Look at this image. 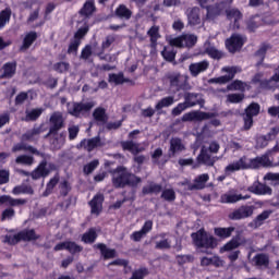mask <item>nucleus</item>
I'll return each mask as SVG.
<instances>
[{
    "mask_svg": "<svg viewBox=\"0 0 279 279\" xmlns=\"http://www.w3.org/2000/svg\"><path fill=\"white\" fill-rule=\"evenodd\" d=\"M24 151H29L35 156H40V158H44L38 163V166L31 173H28L32 180H40V178L43 179L49 178L52 171H58V166L53 162L48 163L45 153H40L38 149L34 148V146H29L25 144Z\"/></svg>",
    "mask_w": 279,
    "mask_h": 279,
    "instance_id": "nucleus-1",
    "label": "nucleus"
},
{
    "mask_svg": "<svg viewBox=\"0 0 279 279\" xmlns=\"http://www.w3.org/2000/svg\"><path fill=\"white\" fill-rule=\"evenodd\" d=\"M111 179L112 186L116 189H125V186H138L143 179L132 173L125 166H118L113 171ZM117 174V175H114Z\"/></svg>",
    "mask_w": 279,
    "mask_h": 279,
    "instance_id": "nucleus-2",
    "label": "nucleus"
},
{
    "mask_svg": "<svg viewBox=\"0 0 279 279\" xmlns=\"http://www.w3.org/2000/svg\"><path fill=\"white\" fill-rule=\"evenodd\" d=\"M193 243L198 248L204 250H215L219 242H217V238L213 236L205 229H199L198 231L191 234Z\"/></svg>",
    "mask_w": 279,
    "mask_h": 279,
    "instance_id": "nucleus-3",
    "label": "nucleus"
},
{
    "mask_svg": "<svg viewBox=\"0 0 279 279\" xmlns=\"http://www.w3.org/2000/svg\"><path fill=\"white\" fill-rule=\"evenodd\" d=\"M165 78L169 82L170 88H174L177 93L180 90H189L191 85L189 84V77L182 76L180 72H169Z\"/></svg>",
    "mask_w": 279,
    "mask_h": 279,
    "instance_id": "nucleus-4",
    "label": "nucleus"
},
{
    "mask_svg": "<svg viewBox=\"0 0 279 279\" xmlns=\"http://www.w3.org/2000/svg\"><path fill=\"white\" fill-rule=\"evenodd\" d=\"M7 243L9 245H16V243H21V241H24L25 243H29L32 241H38L40 239V234L36 233V230L34 229H24L16 234L12 235H7Z\"/></svg>",
    "mask_w": 279,
    "mask_h": 279,
    "instance_id": "nucleus-5",
    "label": "nucleus"
},
{
    "mask_svg": "<svg viewBox=\"0 0 279 279\" xmlns=\"http://www.w3.org/2000/svg\"><path fill=\"white\" fill-rule=\"evenodd\" d=\"M260 114V105L258 102H251L241 114L244 125L243 130H252L254 126V117H258Z\"/></svg>",
    "mask_w": 279,
    "mask_h": 279,
    "instance_id": "nucleus-6",
    "label": "nucleus"
},
{
    "mask_svg": "<svg viewBox=\"0 0 279 279\" xmlns=\"http://www.w3.org/2000/svg\"><path fill=\"white\" fill-rule=\"evenodd\" d=\"M64 126V116H62V112L60 111H54L49 118V131L44 135V138L47 140L51 134H58Z\"/></svg>",
    "mask_w": 279,
    "mask_h": 279,
    "instance_id": "nucleus-7",
    "label": "nucleus"
},
{
    "mask_svg": "<svg viewBox=\"0 0 279 279\" xmlns=\"http://www.w3.org/2000/svg\"><path fill=\"white\" fill-rule=\"evenodd\" d=\"M217 113L215 112H206V111H190L184 113L181 118L183 123L191 121H208V119H215Z\"/></svg>",
    "mask_w": 279,
    "mask_h": 279,
    "instance_id": "nucleus-8",
    "label": "nucleus"
},
{
    "mask_svg": "<svg viewBox=\"0 0 279 279\" xmlns=\"http://www.w3.org/2000/svg\"><path fill=\"white\" fill-rule=\"evenodd\" d=\"M254 206L253 205H242L240 208L233 210L228 215L231 221H241V219H247V217H252L254 215Z\"/></svg>",
    "mask_w": 279,
    "mask_h": 279,
    "instance_id": "nucleus-9",
    "label": "nucleus"
},
{
    "mask_svg": "<svg viewBox=\"0 0 279 279\" xmlns=\"http://www.w3.org/2000/svg\"><path fill=\"white\" fill-rule=\"evenodd\" d=\"M206 10L207 21H216V19H219V16H223V14H226V3L216 2L214 4H209L206 7Z\"/></svg>",
    "mask_w": 279,
    "mask_h": 279,
    "instance_id": "nucleus-10",
    "label": "nucleus"
},
{
    "mask_svg": "<svg viewBox=\"0 0 279 279\" xmlns=\"http://www.w3.org/2000/svg\"><path fill=\"white\" fill-rule=\"evenodd\" d=\"M222 71L228 74L219 77L209 78L208 84H228V82H232V78L235 77L236 73H239L236 66H227L223 68Z\"/></svg>",
    "mask_w": 279,
    "mask_h": 279,
    "instance_id": "nucleus-11",
    "label": "nucleus"
},
{
    "mask_svg": "<svg viewBox=\"0 0 279 279\" xmlns=\"http://www.w3.org/2000/svg\"><path fill=\"white\" fill-rule=\"evenodd\" d=\"M244 45L245 40H243V37L239 34H233L231 35V38L226 40V48L229 53H236V51H241Z\"/></svg>",
    "mask_w": 279,
    "mask_h": 279,
    "instance_id": "nucleus-12",
    "label": "nucleus"
},
{
    "mask_svg": "<svg viewBox=\"0 0 279 279\" xmlns=\"http://www.w3.org/2000/svg\"><path fill=\"white\" fill-rule=\"evenodd\" d=\"M104 202H106V197L102 193H97L94 195V197L88 202L90 214L99 217V215H101L104 211Z\"/></svg>",
    "mask_w": 279,
    "mask_h": 279,
    "instance_id": "nucleus-13",
    "label": "nucleus"
},
{
    "mask_svg": "<svg viewBox=\"0 0 279 279\" xmlns=\"http://www.w3.org/2000/svg\"><path fill=\"white\" fill-rule=\"evenodd\" d=\"M279 134V126L270 129L267 135H259L256 138V147L258 149H265L269 145V141H276V136Z\"/></svg>",
    "mask_w": 279,
    "mask_h": 279,
    "instance_id": "nucleus-14",
    "label": "nucleus"
},
{
    "mask_svg": "<svg viewBox=\"0 0 279 279\" xmlns=\"http://www.w3.org/2000/svg\"><path fill=\"white\" fill-rule=\"evenodd\" d=\"M95 108V102H73L72 109L69 111L72 117L80 118L82 112H90Z\"/></svg>",
    "mask_w": 279,
    "mask_h": 279,
    "instance_id": "nucleus-15",
    "label": "nucleus"
},
{
    "mask_svg": "<svg viewBox=\"0 0 279 279\" xmlns=\"http://www.w3.org/2000/svg\"><path fill=\"white\" fill-rule=\"evenodd\" d=\"M78 146L84 147L86 151L90 153V151H95L97 147H104V142H101V136L97 135L88 140L86 138L82 140Z\"/></svg>",
    "mask_w": 279,
    "mask_h": 279,
    "instance_id": "nucleus-16",
    "label": "nucleus"
},
{
    "mask_svg": "<svg viewBox=\"0 0 279 279\" xmlns=\"http://www.w3.org/2000/svg\"><path fill=\"white\" fill-rule=\"evenodd\" d=\"M248 193L253 195H271L274 191L267 184L260 183V181H255L251 186L246 189Z\"/></svg>",
    "mask_w": 279,
    "mask_h": 279,
    "instance_id": "nucleus-17",
    "label": "nucleus"
},
{
    "mask_svg": "<svg viewBox=\"0 0 279 279\" xmlns=\"http://www.w3.org/2000/svg\"><path fill=\"white\" fill-rule=\"evenodd\" d=\"M210 180V177L208 173H203L197 175L194 179V183H190L187 185L189 191H203V189H206V183Z\"/></svg>",
    "mask_w": 279,
    "mask_h": 279,
    "instance_id": "nucleus-18",
    "label": "nucleus"
},
{
    "mask_svg": "<svg viewBox=\"0 0 279 279\" xmlns=\"http://www.w3.org/2000/svg\"><path fill=\"white\" fill-rule=\"evenodd\" d=\"M185 14L187 17L189 25H192L193 27H195V25H201L202 17L199 16L201 10L198 7L189 8L185 11Z\"/></svg>",
    "mask_w": 279,
    "mask_h": 279,
    "instance_id": "nucleus-19",
    "label": "nucleus"
},
{
    "mask_svg": "<svg viewBox=\"0 0 279 279\" xmlns=\"http://www.w3.org/2000/svg\"><path fill=\"white\" fill-rule=\"evenodd\" d=\"M208 66H210V63L206 60H203L201 62L191 63L189 65V71L192 77H197L199 73H204L205 71H208Z\"/></svg>",
    "mask_w": 279,
    "mask_h": 279,
    "instance_id": "nucleus-20",
    "label": "nucleus"
},
{
    "mask_svg": "<svg viewBox=\"0 0 279 279\" xmlns=\"http://www.w3.org/2000/svg\"><path fill=\"white\" fill-rule=\"evenodd\" d=\"M94 247L99 250L100 256H102L104 260L117 258V250L108 247L105 243L95 244Z\"/></svg>",
    "mask_w": 279,
    "mask_h": 279,
    "instance_id": "nucleus-21",
    "label": "nucleus"
},
{
    "mask_svg": "<svg viewBox=\"0 0 279 279\" xmlns=\"http://www.w3.org/2000/svg\"><path fill=\"white\" fill-rule=\"evenodd\" d=\"M251 165L253 169H260V167H274V162H271V159H269L268 154L252 158Z\"/></svg>",
    "mask_w": 279,
    "mask_h": 279,
    "instance_id": "nucleus-22",
    "label": "nucleus"
},
{
    "mask_svg": "<svg viewBox=\"0 0 279 279\" xmlns=\"http://www.w3.org/2000/svg\"><path fill=\"white\" fill-rule=\"evenodd\" d=\"M228 21H233V25L236 29L241 27L240 21L243 19V13L239 9L225 10Z\"/></svg>",
    "mask_w": 279,
    "mask_h": 279,
    "instance_id": "nucleus-23",
    "label": "nucleus"
},
{
    "mask_svg": "<svg viewBox=\"0 0 279 279\" xmlns=\"http://www.w3.org/2000/svg\"><path fill=\"white\" fill-rule=\"evenodd\" d=\"M52 140L50 141L51 147L53 149H62L64 143H66V131H62L57 134H51Z\"/></svg>",
    "mask_w": 279,
    "mask_h": 279,
    "instance_id": "nucleus-24",
    "label": "nucleus"
},
{
    "mask_svg": "<svg viewBox=\"0 0 279 279\" xmlns=\"http://www.w3.org/2000/svg\"><path fill=\"white\" fill-rule=\"evenodd\" d=\"M184 99V104L187 108H195V106H203L205 104L204 99L199 98V94L195 93L185 94Z\"/></svg>",
    "mask_w": 279,
    "mask_h": 279,
    "instance_id": "nucleus-25",
    "label": "nucleus"
},
{
    "mask_svg": "<svg viewBox=\"0 0 279 279\" xmlns=\"http://www.w3.org/2000/svg\"><path fill=\"white\" fill-rule=\"evenodd\" d=\"M234 230H236L234 227H216L214 228V234L218 239L226 241V239H230V236H232Z\"/></svg>",
    "mask_w": 279,
    "mask_h": 279,
    "instance_id": "nucleus-26",
    "label": "nucleus"
},
{
    "mask_svg": "<svg viewBox=\"0 0 279 279\" xmlns=\"http://www.w3.org/2000/svg\"><path fill=\"white\" fill-rule=\"evenodd\" d=\"M197 161L202 165H206L207 167H215V157L208 154V149L202 148L199 155L197 156Z\"/></svg>",
    "mask_w": 279,
    "mask_h": 279,
    "instance_id": "nucleus-27",
    "label": "nucleus"
},
{
    "mask_svg": "<svg viewBox=\"0 0 279 279\" xmlns=\"http://www.w3.org/2000/svg\"><path fill=\"white\" fill-rule=\"evenodd\" d=\"M3 73L0 75L1 80H11L16 75V62H7L3 64Z\"/></svg>",
    "mask_w": 279,
    "mask_h": 279,
    "instance_id": "nucleus-28",
    "label": "nucleus"
},
{
    "mask_svg": "<svg viewBox=\"0 0 279 279\" xmlns=\"http://www.w3.org/2000/svg\"><path fill=\"white\" fill-rule=\"evenodd\" d=\"M37 39H38V33L34 31H31L29 33H27L23 39V44L20 48V51H25L29 49V47H32V45H34V43H36Z\"/></svg>",
    "mask_w": 279,
    "mask_h": 279,
    "instance_id": "nucleus-29",
    "label": "nucleus"
},
{
    "mask_svg": "<svg viewBox=\"0 0 279 279\" xmlns=\"http://www.w3.org/2000/svg\"><path fill=\"white\" fill-rule=\"evenodd\" d=\"M186 147L182 144V140L180 137H172L170 140V148L169 151L171 156H175V154H180V151H184Z\"/></svg>",
    "mask_w": 279,
    "mask_h": 279,
    "instance_id": "nucleus-30",
    "label": "nucleus"
},
{
    "mask_svg": "<svg viewBox=\"0 0 279 279\" xmlns=\"http://www.w3.org/2000/svg\"><path fill=\"white\" fill-rule=\"evenodd\" d=\"M252 197L250 194H225L221 196V201L223 204H236V202H241V199H250Z\"/></svg>",
    "mask_w": 279,
    "mask_h": 279,
    "instance_id": "nucleus-31",
    "label": "nucleus"
},
{
    "mask_svg": "<svg viewBox=\"0 0 279 279\" xmlns=\"http://www.w3.org/2000/svg\"><path fill=\"white\" fill-rule=\"evenodd\" d=\"M147 36L150 38L151 49H156L158 47V39L160 38V26H151L147 32Z\"/></svg>",
    "mask_w": 279,
    "mask_h": 279,
    "instance_id": "nucleus-32",
    "label": "nucleus"
},
{
    "mask_svg": "<svg viewBox=\"0 0 279 279\" xmlns=\"http://www.w3.org/2000/svg\"><path fill=\"white\" fill-rule=\"evenodd\" d=\"M97 11V7H95V0H87L83 4L82 9L80 10L81 16H93Z\"/></svg>",
    "mask_w": 279,
    "mask_h": 279,
    "instance_id": "nucleus-33",
    "label": "nucleus"
},
{
    "mask_svg": "<svg viewBox=\"0 0 279 279\" xmlns=\"http://www.w3.org/2000/svg\"><path fill=\"white\" fill-rule=\"evenodd\" d=\"M60 182V173L57 172L53 178H51L47 184H46V190L43 193L44 197H49V195H51V193H53V190L56 189V186H58V183Z\"/></svg>",
    "mask_w": 279,
    "mask_h": 279,
    "instance_id": "nucleus-34",
    "label": "nucleus"
},
{
    "mask_svg": "<svg viewBox=\"0 0 279 279\" xmlns=\"http://www.w3.org/2000/svg\"><path fill=\"white\" fill-rule=\"evenodd\" d=\"M114 16H117V19L130 21V19H132V10L128 9L125 4H119L114 11Z\"/></svg>",
    "mask_w": 279,
    "mask_h": 279,
    "instance_id": "nucleus-35",
    "label": "nucleus"
},
{
    "mask_svg": "<svg viewBox=\"0 0 279 279\" xmlns=\"http://www.w3.org/2000/svg\"><path fill=\"white\" fill-rule=\"evenodd\" d=\"M143 195H159L162 193V185L160 183L150 182L142 189Z\"/></svg>",
    "mask_w": 279,
    "mask_h": 279,
    "instance_id": "nucleus-36",
    "label": "nucleus"
},
{
    "mask_svg": "<svg viewBox=\"0 0 279 279\" xmlns=\"http://www.w3.org/2000/svg\"><path fill=\"white\" fill-rule=\"evenodd\" d=\"M26 202L25 198H12L10 195L0 196V204H8L9 206H25Z\"/></svg>",
    "mask_w": 279,
    "mask_h": 279,
    "instance_id": "nucleus-37",
    "label": "nucleus"
},
{
    "mask_svg": "<svg viewBox=\"0 0 279 279\" xmlns=\"http://www.w3.org/2000/svg\"><path fill=\"white\" fill-rule=\"evenodd\" d=\"M175 104V98L173 96H168L161 98L155 106V110H157L158 114H162V108H169Z\"/></svg>",
    "mask_w": 279,
    "mask_h": 279,
    "instance_id": "nucleus-38",
    "label": "nucleus"
},
{
    "mask_svg": "<svg viewBox=\"0 0 279 279\" xmlns=\"http://www.w3.org/2000/svg\"><path fill=\"white\" fill-rule=\"evenodd\" d=\"M44 132H47V128H45V124H40L37 128H33L32 130L27 131L22 135L23 141H32L35 136H38V134H43Z\"/></svg>",
    "mask_w": 279,
    "mask_h": 279,
    "instance_id": "nucleus-39",
    "label": "nucleus"
},
{
    "mask_svg": "<svg viewBox=\"0 0 279 279\" xmlns=\"http://www.w3.org/2000/svg\"><path fill=\"white\" fill-rule=\"evenodd\" d=\"M97 230L90 228L87 232L83 233L81 241L87 245H93L97 241Z\"/></svg>",
    "mask_w": 279,
    "mask_h": 279,
    "instance_id": "nucleus-40",
    "label": "nucleus"
},
{
    "mask_svg": "<svg viewBox=\"0 0 279 279\" xmlns=\"http://www.w3.org/2000/svg\"><path fill=\"white\" fill-rule=\"evenodd\" d=\"M109 84H116V86H119L121 84H125L126 82H130V78H125L123 75V72H120L118 74L111 73L109 74L108 78Z\"/></svg>",
    "mask_w": 279,
    "mask_h": 279,
    "instance_id": "nucleus-41",
    "label": "nucleus"
},
{
    "mask_svg": "<svg viewBox=\"0 0 279 279\" xmlns=\"http://www.w3.org/2000/svg\"><path fill=\"white\" fill-rule=\"evenodd\" d=\"M93 117L98 123H108V114H106V109L101 107L94 110Z\"/></svg>",
    "mask_w": 279,
    "mask_h": 279,
    "instance_id": "nucleus-42",
    "label": "nucleus"
},
{
    "mask_svg": "<svg viewBox=\"0 0 279 279\" xmlns=\"http://www.w3.org/2000/svg\"><path fill=\"white\" fill-rule=\"evenodd\" d=\"M12 17V10L10 8H5L0 12V29H3L8 23H10V19Z\"/></svg>",
    "mask_w": 279,
    "mask_h": 279,
    "instance_id": "nucleus-43",
    "label": "nucleus"
},
{
    "mask_svg": "<svg viewBox=\"0 0 279 279\" xmlns=\"http://www.w3.org/2000/svg\"><path fill=\"white\" fill-rule=\"evenodd\" d=\"M274 210L271 209H266L262 214L257 215V217L254 219L255 226H263L269 217H271Z\"/></svg>",
    "mask_w": 279,
    "mask_h": 279,
    "instance_id": "nucleus-44",
    "label": "nucleus"
},
{
    "mask_svg": "<svg viewBox=\"0 0 279 279\" xmlns=\"http://www.w3.org/2000/svg\"><path fill=\"white\" fill-rule=\"evenodd\" d=\"M66 252L75 256V254L84 252V246L76 244L74 241H68Z\"/></svg>",
    "mask_w": 279,
    "mask_h": 279,
    "instance_id": "nucleus-45",
    "label": "nucleus"
},
{
    "mask_svg": "<svg viewBox=\"0 0 279 279\" xmlns=\"http://www.w3.org/2000/svg\"><path fill=\"white\" fill-rule=\"evenodd\" d=\"M205 53H207L209 58H213V60H221V58H223V52H221V50H218L213 46L207 47L205 49Z\"/></svg>",
    "mask_w": 279,
    "mask_h": 279,
    "instance_id": "nucleus-46",
    "label": "nucleus"
},
{
    "mask_svg": "<svg viewBox=\"0 0 279 279\" xmlns=\"http://www.w3.org/2000/svg\"><path fill=\"white\" fill-rule=\"evenodd\" d=\"M254 260L257 267H269V256L263 253L255 255Z\"/></svg>",
    "mask_w": 279,
    "mask_h": 279,
    "instance_id": "nucleus-47",
    "label": "nucleus"
},
{
    "mask_svg": "<svg viewBox=\"0 0 279 279\" xmlns=\"http://www.w3.org/2000/svg\"><path fill=\"white\" fill-rule=\"evenodd\" d=\"M177 51L172 49H167V47L163 48V50L161 51V56L163 58V60H166V62H175V56H177Z\"/></svg>",
    "mask_w": 279,
    "mask_h": 279,
    "instance_id": "nucleus-48",
    "label": "nucleus"
},
{
    "mask_svg": "<svg viewBox=\"0 0 279 279\" xmlns=\"http://www.w3.org/2000/svg\"><path fill=\"white\" fill-rule=\"evenodd\" d=\"M43 114V109H32L31 111L26 112L25 121H38L40 119V116Z\"/></svg>",
    "mask_w": 279,
    "mask_h": 279,
    "instance_id": "nucleus-49",
    "label": "nucleus"
},
{
    "mask_svg": "<svg viewBox=\"0 0 279 279\" xmlns=\"http://www.w3.org/2000/svg\"><path fill=\"white\" fill-rule=\"evenodd\" d=\"M98 167H99V159H94L83 167V172L85 175H90V173H93V171H95V169H97Z\"/></svg>",
    "mask_w": 279,
    "mask_h": 279,
    "instance_id": "nucleus-50",
    "label": "nucleus"
},
{
    "mask_svg": "<svg viewBox=\"0 0 279 279\" xmlns=\"http://www.w3.org/2000/svg\"><path fill=\"white\" fill-rule=\"evenodd\" d=\"M90 27H88V25H85L83 27H80L75 34H74V37L73 39L74 40H77L78 43H82V39L85 38L86 34H88Z\"/></svg>",
    "mask_w": 279,
    "mask_h": 279,
    "instance_id": "nucleus-51",
    "label": "nucleus"
},
{
    "mask_svg": "<svg viewBox=\"0 0 279 279\" xmlns=\"http://www.w3.org/2000/svg\"><path fill=\"white\" fill-rule=\"evenodd\" d=\"M161 199H165V202H173L177 197L175 191L173 189H166L161 191Z\"/></svg>",
    "mask_w": 279,
    "mask_h": 279,
    "instance_id": "nucleus-52",
    "label": "nucleus"
},
{
    "mask_svg": "<svg viewBox=\"0 0 279 279\" xmlns=\"http://www.w3.org/2000/svg\"><path fill=\"white\" fill-rule=\"evenodd\" d=\"M59 189L61 197H66V195H69V192L72 191L71 183L68 180L62 181L59 184Z\"/></svg>",
    "mask_w": 279,
    "mask_h": 279,
    "instance_id": "nucleus-53",
    "label": "nucleus"
},
{
    "mask_svg": "<svg viewBox=\"0 0 279 279\" xmlns=\"http://www.w3.org/2000/svg\"><path fill=\"white\" fill-rule=\"evenodd\" d=\"M175 260L178 265L182 267V265H186V263H193L195 257H193V255H177Z\"/></svg>",
    "mask_w": 279,
    "mask_h": 279,
    "instance_id": "nucleus-54",
    "label": "nucleus"
},
{
    "mask_svg": "<svg viewBox=\"0 0 279 279\" xmlns=\"http://www.w3.org/2000/svg\"><path fill=\"white\" fill-rule=\"evenodd\" d=\"M15 162L17 165H34V157L29 155H20L16 157Z\"/></svg>",
    "mask_w": 279,
    "mask_h": 279,
    "instance_id": "nucleus-55",
    "label": "nucleus"
},
{
    "mask_svg": "<svg viewBox=\"0 0 279 279\" xmlns=\"http://www.w3.org/2000/svg\"><path fill=\"white\" fill-rule=\"evenodd\" d=\"M245 99V94H229L227 100L229 104H241Z\"/></svg>",
    "mask_w": 279,
    "mask_h": 279,
    "instance_id": "nucleus-56",
    "label": "nucleus"
},
{
    "mask_svg": "<svg viewBox=\"0 0 279 279\" xmlns=\"http://www.w3.org/2000/svg\"><path fill=\"white\" fill-rule=\"evenodd\" d=\"M228 90H245V84L243 81L235 80L227 86Z\"/></svg>",
    "mask_w": 279,
    "mask_h": 279,
    "instance_id": "nucleus-57",
    "label": "nucleus"
},
{
    "mask_svg": "<svg viewBox=\"0 0 279 279\" xmlns=\"http://www.w3.org/2000/svg\"><path fill=\"white\" fill-rule=\"evenodd\" d=\"M186 109H189V106L185 102H180L172 109L171 114L172 117H180Z\"/></svg>",
    "mask_w": 279,
    "mask_h": 279,
    "instance_id": "nucleus-58",
    "label": "nucleus"
},
{
    "mask_svg": "<svg viewBox=\"0 0 279 279\" xmlns=\"http://www.w3.org/2000/svg\"><path fill=\"white\" fill-rule=\"evenodd\" d=\"M240 247V244L234 241V240H230L229 242H227L222 247H221V252H232V250H236Z\"/></svg>",
    "mask_w": 279,
    "mask_h": 279,
    "instance_id": "nucleus-59",
    "label": "nucleus"
},
{
    "mask_svg": "<svg viewBox=\"0 0 279 279\" xmlns=\"http://www.w3.org/2000/svg\"><path fill=\"white\" fill-rule=\"evenodd\" d=\"M80 45H82V41H77V39L72 38L68 47V53H77Z\"/></svg>",
    "mask_w": 279,
    "mask_h": 279,
    "instance_id": "nucleus-60",
    "label": "nucleus"
},
{
    "mask_svg": "<svg viewBox=\"0 0 279 279\" xmlns=\"http://www.w3.org/2000/svg\"><path fill=\"white\" fill-rule=\"evenodd\" d=\"M53 70L57 71V73H66L69 71V63L61 61L53 64Z\"/></svg>",
    "mask_w": 279,
    "mask_h": 279,
    "instance_id": "nucleus-61",
    "label": "nucleus"
},
{
    "mask_svg": "<svg viewBox=\"0 0 279 279\" xmlns=\"http://www.w3.org/2000/svg\"><path fill=\"white\" fill-rule=\"evenodd\" d=\"M155 250H171V241L169 239L156 242Z\"/></svg>",
    "mask_w": 279,
    "mask_h": 279,
    "instance_id": "nucleus-62",
    "label": "nucleus"
},
{
    "mask_svg": "<svg viewBox=\"0 0 279 279\" xmlns=\"http://www.w3.org/2000/svg\"><path fill=\"white\" fill-rule=\"evenodd\" d=\"M69 132V141H75L77 138V135L80 134V126L72 125L68 129Z\"/></svg>",
    "mask_w": 279,
    "mask_h": 279,
    "instance_id": "nucleus-63",
    "label": "nucleus"
},
{
    "mask_svg": "<svg viewBox=\"0 0 279 279\" xmlns=\"http://www.w3.org/2000/svg\"><path fill=\"white\" fill-rule=\"evenodd\" d=\"M265 180L272 182L274 186H279V173L268 172Z\"/></svg>",
    "mask_w": 279,
    "mask_h": 279,
    "instance_id": "nucleus-64",
    "label": "nucleus"
}]
</instances>
